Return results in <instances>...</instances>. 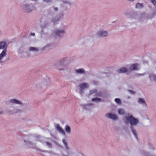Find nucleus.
I'll list each match as a JSON object with an SVG mask.
<instances>
[{
	"instance_id": "obj_1",
	"label": "nucleus",
	"mask_w": 156,
	"mask_h": 156,
	"mask_svg": "<svg viewBox=\"0 0 156 156\" xmlns=\"http://www.w3.org/2000/svg\"><path fill=\"white\" fill-rule=\"evenodd\" d=\"M126 119L127 120V121L126 122V123H127V122H129L131 126L133 125H136L138 122V120L132 115L126 117Z\"/></svg>"
},
{
	"instance_id": "obj_2",
	"label": "nucleus",
	"mask_w": 156,
	"mask_h": 156,
	"mask_svg": "<svg viewBox=\"0 0 156 156\" xmlns=\"http://www.w3.org/2000/svg\"><path fill=\"white\" fill-rule=\"evenodd\" d=\"M88 85L87 84L85 83H81L80 85V94H82L83 93V90L84 89L86 88H87L88 87Z\"/></svg>"
},
{
	"instance_id": "obj_3",
	"label": "nucleus",
	"mask_w": 156,
	"mask_h": 156,
	"mask_svg": "<svg viewBox=\"0 0 156 156\" xmlns=\"http://www.w3.org/2000/svg\"><path fill=\"white\" fill-rule=\"evenodd\" d=\"M106 116L108 118L114 120L118 119V117L116 115L112 114L111 113H108L106 114Z\"/></svg>"
},
{
	"instance_id": "obj_4",
	"label": "nucleus",
	"mask_w": 156,
	"mask_h": 156,
	"mask_svg": "<svg viewBox=\"0 0 156 156\" xmlns=\"http://www.w3.org/2000/svg\"><path fill=\"white\" fill-rule=\"evenodd\" d=\"M54 32L56 35L60 37L64 34L65 33L64 30H55Z\"/></svg>"
},
{
	"instance_id": "obj_5",
	"label": "nucleus",
	"mask_w": 156,
	"mask_h": 156,
	"mask_svg": "<svg viewBox=\"0 0 156 156\" xmlns=\"http://www.w3.org/2000/svg\"><path fill=\"white\" fill-rule=\"evenodd\" d=\"M138 66V65L137 64H133L130 66L129 69L131 70H139Z\"/></svg>"
},
{
	"instance_id": "obj_6",
	"label": "nucleus",
	"mask_w": 156,
	"mask_h": 156,
	"mask_svg": "<svg viewBox=\"0 0 156 156\" xmlns=\"http://www.w3.org/2000/svg\"><path fill=\"white\" fill-rule=\"evenodd\" d=\"M97 34L100 36L105 37L107 35L108 33L106 31H99L97 33Z\"/></svg>"
},
{
	"instance_id": "obj_7",
	"label": "nucleus",
	"mask_w": 156,
	"mask_h": 156,
	"mask_svg": "<svg viewBox=\"0 0 156 156\" xmlns=\"http://www.w3.org/2000/svg\"><path fill=\"white\" fill-rule=\"evenodd\" d=\"M127 71V69L125 67H122L120 69H118L117 70V72L119 73H125Z\"/></svg>"
},
{
	"instance_id": "obj_8",
	"label": "nucleus",
	"mask_w": 156,
	"mask_h": 156,
	"mask_svg": "<svg viewBox=\"0 0 156 156\" xmlns=\"http://www.w3.org/2000/svg\"><path fill=\"white\" fill-rule=\"evenodd\" d=\"M57 129L60 133H62L63 135H65V133L64 130L61 128L59 126H57L56 127Z\"/></svg>"
},
{
	"instance_id": "obj_9",
	"label": "nucleus",
	"mask_w": 156,
	"mask_h": 156,
	"mask_svg": "<svg viewBox=\"0 0 156 156\" xmlns=\"http://www.w3.org/2000/svg\"><path fill=\"white\" fill-rule=\"evenodd\" d=\"M23 8L25 11V12H30L31 10H30L29 6L28 5H24Z\"/></svg>"
},
{
	"instance_id": "obj_10",
	"label": "nucleus",
	"mask_w": 156,
	"mask_h": 156,
	"mask_svg": "<svg viewBox=\"0 0 156 156\" xmlns=\"http://www.w3.org/2000/svg\"><path fill=\"white\" fill-rule=\"evenodd\" d=\"M6 45V43L5 42H0V49H2L5 48Z\"/></svg>"
},
{
	"instance_id": "obj_11",
	"label": "nucleus",
	"mask_w": 156,
	"mask_h": 156,
	"mask_svg": "<svg viewBox=\"0 0 156 156\" xmlns=\"http://www.w3.org/2000/svg\"><path fill=\"white\" fill-rule=\"evenodd\" d=\"M6 51V50H5L4 49L2 52L0 54V60L5 55Z\"/></svg>"
},
{
	"instance_id": "obj_12",
	"label": "nucleus",
	"mask_w": 156,
	"mask_h": 156,
	"mask_svg": "<svg viewBox=\"0 0 156 156\" xmlns=\"http://www.w3.org/2000/svg\"><path fill=\"white\" fill-rule=\"evenodd\" d=\"M76 72L78 73H84L85 71L83 69H77L76 70Z\"/></svg>"
},
{
	"instance_id": "obj_13",
	"label": "nucleus",
	"mask_w": 156,
	"mask_h": 156,
	"mask_svg": "<svg viewBox=\"0 0 156 156\" xmlns=\"http://www.w3.org/2000/svg\"><path fill=\"white\" fill-rule=\"evenodd\" d=\"M11 101L13 103H16L17 104H21V102L20 101H18L16 99H12L11 100Z\"/></svg>"
},
{
	"instance_id": "obj_14",
	"label": "nucleus",
	"mask_w": 156,
	"mask_h": 156,
	"mask_svg": "<svg viewBox=\"0 0 156 156\" xmlns=\"http://www.w3.org/2000/svg\"><path fill=\"white\" fill-rule=\"evenodd\" d=\"M65 129L66 131L68 133H70L71 132V129L70 127L69 126H66Z\"/></svg>"
},
{
	"instance_id": "obj_15",
	"label": "nucleus",
	"mask_w": 156,
	"mask_h": 156,
	"mask_svg": "<svg viewBox=\"0 0 156 156\" xmlns=\"http://www.w3.org/2000/svg\"><path fill=\"white\" fill-rule=\"evenodd\" d=\"M118 112L119 114L120 115H123L125 113L124 110L122 109H119L118 110Z\"/></svg>"
},
{
	"instance_id": "obj_16",
	"label": "nucleus",
	"mask_w": 156,
	"mask_h": 156,
	"mask_svg": "<svg viewBox=\"0 0 156 156\" xmlns=\"http://www.w3.org/2000/svg\"><path fill=\"white\" fill-rule=\"evenodd\" d=\"M131 128L132 130V132H133V134L137 138V135H136V132L135 130L133 128V127L132 126H131Z\"/></svg>"
},
{
	"instance_id": "obj_17",
	"label": "nucleus",
	"mask_w": 156,
	"mask_h": 156,
	"mask_svg": "<svg viewBox=\"0 0 156 156\" xmlns=\"http://www.w3.org/2000/svg\"><path fill=\"white\" fill-rule=\"evenodd\" d=\"M139 102L140 104H145V101L142 98H139Z\"/></svg>"
},
{
	"instance_id": "obj_18",
	"label": "nucleus",
	"mask_w": 156,
	"mask_h": 156,
	"mask_svg": "<svg viewBox=\"0 0 156 156\" xmlns=\"http://www.w3.org/2000/svg\"><path fill=\"white\" fill-rule=\"evenodd\" d=\"M143 6L142 4L140 3H137L136 6V8H141L143 7Z\"/></svg>"
},
{
	"instance_id": "obj_19",
	"label": "nucleus",
	"mask_w": 156,
	"mask_h": 156,
	"mask_svg": "<svg viewBox=\"0 0 156 156\" xmlns=\"http://www.w3.org/2000/svg\"><path fill=\"white\" fill-rule=\"evenodd\" d=\"M63 142L65 145V147L67 149H69L67 143L66 142V140L64 139L62 140Z\"/></svg>"
},
{
	"instance_id": "obj_20",
	"label": "nucleus",
	"mask_w": 156,
	"mask_h": 156,
	"mask_svg": "<svg viewBox=\"0 0 156 156\" xmlns=\"http://www.w3.org/2000/svg\"><path fill=\"white\" fill-rule=\"evenodd\" d=\"M101 100V99L99 98H94L92 99V101H95L97 102H100Z\"/></svg>"
},
{
	"instance_id": "obj_21",
	"label": "nucleus",
	"mask_w": 156,
	"mask_h": 156,
	"mask_svg": "<svg viewBox=\"0 0 156 156\" xmlns=\"http://www.w3.org/2000/svg\"><path fill=\"white\" fill-rule=\"evenodd\" d=\"M115 101L116 103L118 104H120L121 103V101L118 98H115Z\"/></svg>"
},
{
	"instance_id": "obj_22",
	"label": "nucleus",
	"mask_w": 156,
	"mask_h": 156,
	"mask_svg": "<svg viewBox=\"0 0 156 156\" xmlns=\"http://www.w3.org/2000/svg\"><path fill=\"white\" fill-rule=\"evenodd\" d=\"M30 51H38V49L36 48H35L34 47H30Z\"/></svg>"
},
{
	"instance_id": "obj_23",
	"label": "nucleus",
	"mask_w": 156,
	"mask_h": 156,
	"mask_svg": "<svg viewBox=\"0 0 156 156\" xmlns=\"http://www.w3.org/2000/svg\"><path fill=\"white\" fill-rule=\"evenodd\" d=\"M152 3L156 7V1L155 0L152 1Z\"/></svg>"
},
{
	"instance_id": "obj_24",
	"label": "nucleus",
	"mask_w": 156,
	"mask_h": 156,
	"mask_svg": "<svg viewBox=\"0 0 156 156\" xmlns=\"http://www.w3.org/2000/svg\"><path fill=\"white\" fill-rule=\"evenodd\" d=\"M96 91H97L96 90H94L91 91H90V93H91V94H93V93L96 92Z\"/></svg>"
},
{
	"instance_id": "obj_25",
	"label": "nucleus",
	"mask_w": 156,
	"mask_h": 156,
	"mask_svg": "<svg viewBox=\"0 0 156 156\" xmlns=\"http://www.w3.org/2000/svg\"><path fill=\"white\" fill-rule=\"evenodd\" d=\"M154 78L155 80L156 81V75H153Z\"/></svg>"
},
{
	"instance_id": "obj_26",
	"label": "nucleus",
	"mask_w": 156,
	"mask_h": 156,
	"mask_svg": "<svg viewBox=\"0 0 156 156\" xmlns=\"http://www.w3.org/2000/svg\"><path fill=\"white\" fill-rule=\"evenodd\" d=\"M44 1L47 2H50L51 1V0H44Z\"/></svg>"
},
{
	"instance_id": "obj_27",
	"label": "nucleus",
	"mask_w": 156,
	"mask_h": 156,
	"mask_svg": "<svg viewBox=\"0 0 156 156\" xmlns=\"http://www.w3.org/2000/svg\"><path fill=\"white\" fill-rule=\"evenodd\" d=\"M129 91L130 92H131V93H132V94H135V92H134V91H132V90H129Z\"/></svg>"
},
{
	"instance_id": "obj_28",
	"label": "nucleus",
	"mask_w": 156,
	"mask_h": 156,
	"mask_svg": "<svg viewBox=\"0 0 156 156\" xmlns=\"http://www.w3.org/2000/svg\"><path fill=\"white\" fill-rule=\"evenodd\" d=\"M31 35L32 36H34L35 35V34L34 33H32L31 34Z\"/></svg>"
},
{
	"instance_id": "obj_29",
	"label": "nucleus",
	"mask_w": 156,
	"mask_h": 156,
	"mask_svg": "<svg viewBox=\"0 0 156 156\" xmlns=\"http://www.w3.org/2000/svg\"><path fill=\"white\" fill-rule=\"evenodd\" d=\"M55 10L56 11H57V10H58V9H57V8H55Z\"/></svg>"
}]
</instances>
